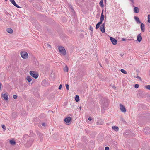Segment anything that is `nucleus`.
Segmentation results:
<instances>
[{
    "label": "nucleus",
    "instance_id": "41",
    "mask_svg": "<svg viewBox=\"0 0 150 150\" xmlns=\"http://www.w3.org/2000/svg\"><path fill=\"white\" fill-rule=\"evenodd\" d=\"M70 8H71V9L72 10V11H74V10L72 9V7L71 6H70Z\"/></svg>",
    "mask_w": 150,
    "mask_h": 150
},
{
    "label": "nucleus",
    "instance_id": "4",
    "mask_svg": "<svg viewBox=\"0 0 150 150\" xmlns=\"http://www.w3.org/2000/svg\"><path fill=\"white\" fill-rule=\"evenodd\" d=\"M105 23H103L100 26V30L103 33L105 32Z\"/></svg>",
    "mask_w": 150,
    "mask_h": 150
},
{
    "label": "nucleus",
    "instance_id": "10",
    "mask_svg": "<svg viewBox=\"0 0 150 150\" xmlns=\"http://www.w3.org/2000/svg\"><path fill=\"white\" fill-rule=\"evenodd\" d=\"M10 1L15 6L18 8H20V7L16 4L14 0H10Z\"/></svg>",
    "mask_w": 150,
    "mask_h": 150
},
{
    "label": "nucleus",
    "instance_id": "38",
    "mask_svg": "<svg viewBox=\"0 0 150 150\" xmlns=\"http://www.w3.org/2000/svg\"><path fill=\"white\" fill-rule=\"evenodd\" d=\"M126 40V39L124 38H122V40L123 41H125Z\"/></svg>",
    "mask_w": 150,
    "mask_h": 150
},
{
    "label": "nucleus",
    "instance_id": "21",
    "mask_svg": "<svg viewBox=\"0 0 150 150\" xmlns=\"http://www.w3.org/2000/svg\"><path fill=\"white\" fill-rule=\"evenodd\" d=\"M10 144L12 145H15L16 144V142L13 140H11L10 141Z\"/></svg>",
    "mask_w": 150,
    "mask_h": 150
},
{
    "label": "nucleus",
    "instance_id": "9",
    "mask_svg": "<svg viewBox=\"0 0 150 150\" xmlns=\"http://www.w3.org/2000/svg\"><path fill=\"white\" fill-rule=\"evenodd\" d=\"M36 132L38 136L40 137V140L42 141L43 139V134L38 131H37Z\"/></svg>",
    "mask_w": 150,
    "mask_h": 150
},
{
    "label": "nucleus",
    "instance_id": "46",
    "mask_svg": "<svg viewBox=\"0 0 150 150\" xmlns=\"http://www.w3.org/2000/svg\"><path fill=\"white\" fill-rule=\"evenodd\" d=\"M80 110H81V107H80Z\"/></svg>",
    "mask_w": 150,
    "mask_h": 150
},
{
    "label": "nucleus",
    "instance_id": "19",
    "mask_svg": "<svg viewBox=\"0 0 150 150\" xmlns=\"http://www.w3.org/2000/svg\"><path fill=\"white\" fill-rule=\"evenodd\" d=\"M26 79L29 82H31L32 80V79L31 77L29 76H28L27 77Z\"/></svg>",
    "mask_w": 150,
    "mask_h": 150
},
{
    "label": "nucleus",
    "instance_id": "8",
    "mask_svg": "<svg viewBox=\"0 0 150 150\" xmlns=\"http://www.w3.org/2000/svg\"><path fill=\"white\" fill-rule=\"evenodd\" d=\"M71 120V117H68L64 119V121L66 123H69Z\"/></svg>",
    "mask_w": 150,
    "mask_h": 150
},
{
    "label": "nucleus",
    "instance_id": "34",
    "mask_svg": "<svg viewBox=\"0 0 150 150\" xmlns=\"http://www.w3.org/2000/svg\"><path fill=\"white\" fill-rule=\"evenodd\" d=\"M62 87V85L60 84L58 88V89L59 90H60Z\"/></svg>",
    "mask_w": 150,
    "mask_h": 150
},
{
    "label": "nucleus",
    "instance_id": "31",
    "mask_svg": "<svg viewBox=\"0 0 150 150\" xmlns=\"http://www.w3.org/2000/svg\"><path fill=\"white\" fill-rule=\"evenodd\" d=\"M134 87L135 88H137L139 87V85L138 84H136L135 85Z\"/></svg>",
    "mask_w": 150,
    "mask_h": 150
},
{
    "label": "nucleus",
    "instance_id": "47",
    "mask_svg": "<svg viewBox=\"0 0 150 150\" xmlns=\"http://www.w3.org/2000/svg\"><path fill=\"white\" fill-rule=\"evenodd\" d=\"M145 129H144V130H143V131H144V132H145Z\"/></svg>",
    "mask_w": 150,
    "mask_h": 150
},
{
    "label": "nucleus",
    "instance_id": "42",
    "mask_svg": "<svg viewBox=\"0 0 150 150\" xmlns=\"http://www.w3.org/2000/svg\"><path fill=\"white\" fill-rule=\"evenodd\" d=\"M1 84L0 83V89H1Z\"/></svg>",
    "mask_w": 150,
    "mask_h": 150
},
{
    "label": "nucleus",
    "instance_id": "3",
    "mask_svg": "<svg viewBox=\"0 0 150 150\" xmlns=\"http://www.w3.org/2000/svg\"><path fill=\"white\" fill-rule=\"evenodd\" d=\"M21 57L24 59H26L28 57V53L25 52H21Z\"/></svg>",
    "mask_w": 150,
    "mask_h": 150
},
{
    "label": "nucleus",
    "instance_id": "12",
    "mask_svg": "<svg viewBox=\"0 0 150 150\" xmlns=\"http://www.w3.org/2000/svg\"><path fill=\"white\" fill-rule=\"evenodd\" d=\"M3 97L4 99L7 101L8 99V97L7 94L6 93H5L3 95Z\"/></svg>",
    "mask_w": 150,
    "mask_h": 150
},
{
    "label": "nucleus",
    "instance_id": "11",
    "mask_svg": "<svg viewBox=\"0 0 150 150\" xmlns=\"http://www.w3.org/2000/svg\"><path fill=\"white\" fill-rule=\"evenodd\" d=\"M141 30L142 32H144L145 30V25L143 23H141Z\"/></svg>",
    "mask_w": 150,
    "mask_h": 150
},
{
    "label": "nucleus",
    "instance_id": "45",
    "mask_svg": "<svg viewBox=\"0 0 150 150\" xmlns=\"http://www.w3.org/2000/svg\"><path fill=\"white\" fill-rule=\"evenodd\" d=\"M48 45V46H50V45H49V44Z\"/></svg>",
    "mask_w": 150,
    "mask_h": 150
},
{
    "label": "nucleus",
    "instance_id": "7",
    "mask_svg": "<svg viewBox=\"0 0 150 150\" xmlns=\"http://www.w3.org/2000/svg\"><path fill=\"white\" fill-rule=\"evenodd\" d=\"M110 39L113 45H115L117 44V41L115 39L113 38L112 37H110Z\"/></svg>",
    "mask_w": 150,
    "mask_h": 150
},
{
    "label": "nucleus",
    "instance_id": "22",
    "mask_svg": "<svg viewBox=\"0 0 150 150\" xmlns=\"http://www.w3.org/2000/svg\"><path fill=\"white\" fill-rule=\"evenodd\" d=\"M75 100L77 102H78L79 100V98L78 96L77 95H76V96L75 98Z\"/></svg>",
    "mask_w": 150,
    "mask_h": 150
},
{
    "label": "nucleus",
    "instance_id": "24",
    "mask_svg": "<svg viewBox=\"0 0 150 150\" xmlns=\"http://www.w3.org/2000/svg\"><path fill=\"white\" fill-rule=\"evenodd\" d=\"M120 71L122 72V73L125 74H127V72L124 69H121L120 70Z\"/></svg>",
    "mask_w": 150,
    "mask_h": 150
},
{
    "label": "nucleus",
    "instance_id": "18",
    "mask_svg": "<svg viewBox=\"0 0 150 150\" xmlns=\"http://www.w3.org/2000/svg\"><path fill=\"white\" fill-rule=\"evenodd\" d=\"M112 129L115 131H118L119 129L118 127L116 126H112Z\"/></svg>",
    "mask_w": 150,
    "mask_h": 150
},
{
    "label": "nucleus",
    "instance_id": "30",
    "mask_svg": "<svg viewBox=\"0 0 150 150\" xmlns=\"http://www.w3.org/2000/svg\"><path fill=\"white\" fill-rule=\"evenodd\" d=\"M13 98L14 99H16L17 98V96L16 95H14L13 96Z\"/></svg>",
    "mask_w": 150,
    "mask_h": 150
},
{
    "label": "nucleus",
    "instance_id": "5",
    "mask_svg": "<svg viewBox=\"0 0 150 150\" xmlns=\"http://www.w3.org/2000/svg\"><path fill=\"white\" fill-rule=\"evenodd\" d=\"M120 109L121 112L125 113L126 112V109L125 107L122 104H120Z\"/></svg>",
    "mask_w": 150,
    "mask_h": 150
},
{
    "label": "nucleus",
    "instance_id": "40",
    "mask_svg": "<svg viewBox=\"0 0 150 150\" xmlns=\"http://www.w3.org/2000/svg\"><path fill=\"white\" fill-rule=\"evenodd\" d=\"M130 1H131L133 4L134 3V0H130Z\"/></svg>",
    "mask_w": 150,
    "mask_h": 150
},
{
    "label": "nucleus",
    "instance_id": "35",
    "mask_svg": "<svg viewBox=\"0 0 150 150\" xmlns=\"http://www.w3.org/2000/svg\"><path fill=\"white\" fill-rule=\"evenodd\" d=\"M136 78H138L140 80H141V78L140 77H139V76H137L136 77Z\"/></svg>",
    "mask_w": 150,
    "mask_h": 150
},
{
    "label": "nucleus",
    "instance_id": "16",
    "mask_svg": "<svg viewBox=\"0 0 150 150\" xmlns=\"http://www.w3.org/2000/svg\"><path fill=\"white\" fill-rule=\"evenodd\" d=\"M137 40L138 41L140 42L142 40V37L140 34L137 36Z\"/></svg>",
    "mask_w": 150,
    "mask_h": 150
},
{
    "label": "nucleus",
    "instance_id": "27",
    "mask_svg": "<svg viewBox=\"0 0 150 150\" xmlns=\"http://www.w3.org/2000/svg\"><path fill=\"white\" fill-rule=\"evenodd\" d=\"M146 88L150 90V85H147L145 86Z\"/></svg>",
    "mask_w": 150,
    "mask_h": 150
},
{
    "label": "nucleus",
    "instance_id": "23",
    "mask_svg": "<svg viewBox=\"0 0 150 150\" xmlns=\"http://www.w3.org/2000/svg\"><path fill=\"white\" fill-rule=\"evenodd\" d=\"M64 71L67 72L68 71V67L67 65H66L65 67L64 68Z\"/></svg>",
    "mask_w": 150,
    "mask_h": 150
},
{
    "label": "nucleus",
    "instance_id": "44",
    "mask_svg": "<svg viewBox=\"0 0 150 150\" xmlns=\"http://www.w3.org/2000/svg\"><path fill=\"white\" fill-rule=\"evenodd\" d=\"M97 123L99 124H100V125H102V123H99L98 122V121L97 122Z\"/></svg>",
    "mask_w": 150,
    "mask_h": 150
},
{
    "label": "nucleus",
    "instance_id": "13",
    "mask_svg": "<svg viewBox=\"0 0 150 150\" xmlns=\"http://www.w3.org/2000/svg\"><path fill=\"white\" fill-rule=\"evenodd\" d=\"M134 18L138 24L141 23V22L139 20V18L137 16H134Z\"/></svg>",
    "mask_w": 150,
    "mask_h": 150
},
{
    "label": "nucleus",
    "instance_id": "48",
    "mask_svg": "<svg viewBox=\"0 0 150 150\" xmlns=\"http://www.w3.org/2000/svg\"><path fill=\"white\" fill-rule=\"evenodd\" d=\"M108 60L107 59H106V60Z\"/></svg>",
    "mask_w": 150,
    "mask_h": 150
},
{
    "label": "nucleus",
    "instance_id": "29",
    "mask_svg": "<svg viewBox=\"0 0 150 150\" xmlns=\"http://www.w3.org/2000/svg\"><path fill=\"white\" fill-rule=\"evenodd\" d=\"M66 87L67 90H69V86L68 84H67L66 85Z\"/></svg>",
    "mask_w": 150,
    "mask_h": 150
},
{
    "label": "nucleus",
    "instance_id": "32",
    "mask_svg": "<svg viewBox=\"0 0 150 150\" xmlns=\"http://www.w3.org/2000/svg\"><path fill=\"white\" fill-rule=\"evenodd\" d=\"M2 128L4 130L6 129V128H5V126L4 125H1Z\"/></svg>",
    "mask_w": 150,
    "mask_h": 150
},
{
    "label": "nucleus",
    "instance_id": "14",
    "mask_svg": "<svg viewBox=\"0 0 150 150\" xmlns=\"http://www.w3.org/2000/svg\"><path fill=\"white\" fill-rule=\"evenodd\" d=\"M139 10L137 7H135L134 8V12L136 13H138L139 12Z\"/></svg>",
    "mask_w": 150,
    "mask_h": 150
},
{
    "label": "nucleus",
    "instance_id": "6",
    "mask_svg": "<svg viewBox=\"0 0 150 150\" xmlns=\"http://www.w3.org/2000/svg\"><path fill=\"white\" fill-rule=\"evenodd\" d=\"M108 99L107 98H103V99L100 101V103L102 105H104L105 104H106V103H107L108 102Z\"/></svg>",
    "mask_w": 150,
    "mask_h": 150
},
{
    "label": "nucleus",
    "instance_id": "49",
    "mask_svg": "<svg viewBox=\"0 0 150 150\" xmlns=\"http://www.w3.org/2000/svg\"><path fill=\"white\" fill-rule=\"evenodd\" d=\"M5 1H7V0H5Z\"/></svg>",
    "mask_w": 150,
    "mask_h": 150
},
{
    "label": "nucleus",
    "instance_id": "2",
    "mask_svg": "<svg viewBox=\"0 0 150 150\" xmlns=\"http://www.w3.org/2000/svg\"><path fill=\"white\" fill-rule=\"evenodd\" d=\"M30 75L35 79H37L38 76V75L37 72L35 71H30Z\"/></svg>",
    "mask_w": 150,
    "mask_h": 150
},
{
    "label": "nucleus",
    "instance_id": "17",
    "mask_svg": "<svg viewBox=\"0 0 150 150\" xmlns=\"http://www.w3.org/2000/svg\"><path fill=\"white\" fill-rule=\"evenodd\" d=\"M105 16L103 14V12H102L100 18V21H103L104 18Z\"/></svg>",
    "mask_w": 150,
    "mask_h": 150
},
{
    "label": "nucleus",
    "instance_id": "37",
    "mask_svg": "<svg viewBox=\"0 0 150 150\" xmlns=\"http://www.w3.org/2000/svg\"><path fill=\"white\" fill-rule=\"evenodd\" d=\"M42 125L43 126H46V124L45 123H42Z\"/></svg>",
    "mask_w": 150,
    "mask_h": 150
},
{
    "label": "nucleus",
    "instance_id": "28",
    "mask_svg": "<svg viewBox=\"0 0 150 150\" xmlns=\"http://www.w3.org/2000/svg\"><path fill=\"white\" fill-rule=\"evenodd\" d=\"M100 25H99V24H98V23H97L96 25V29H97L99 27H100Z\"/></svg>",
    "mask_w": 150,
    "mask_h": 150
},
{
    "label": "nucleus",
    "instance_id": "43",
    "mask_svg": "<svg viewBox=\"0 0 150 150\" xmlns=\"http://www.w3.org/2000/svg\"><path fill=\"white\" fill-rule=\"evenodd\" d=\"M112 87H113L114 88V89H115V88H116V87H115V86H112Z\"/></svg>",
    "mask_w": 150,
    "mask_h": 150
},
{
    "label": "nucleus",
    "instance_id": "1",
    "mask_svg": "<svg viewBox=\"0 0 150 150\" xmlns=\"http://www.w3.org/2000/svg\"><path fill=\"white\" fill-rule=\"evenodd\" d=\"M58 47L59 52L62 55H65L66 54V51L65 48L62 46H59Z\"/></svg>",
    "mask_w": 150,
    "mask_h": 150
},
{
    "label": "nucleus",
    "instance_id": "25",
    "mask_svg": "<svg viewBox=\"0 0 150 150\" xmlns=\"http://www.w3.org/2000/svg\"><path fill=\"white\" fill-rule=\"evenodd\" d=\"M89 29V30L91 31V34H92L93 33L92 32H93V27L91 26H90Z\"/></svg>",
    "mask_w": 150,
    "mask_h": 150
},
{
    "label": "nucleus",
    "instance_id": "39",
    "mask_svg": "<svg viewBox=\"0 0 150 150\" xmlns=\"http://www.w3.org/2000/svg\"><path fill=\"white\" fill-rule=\"evenodd\" d=\"M88 120L89 121H91L92 120V118L91 117H89L88 118Z\"/></svg>",
    "mask_w": 150,
    "mask_h": 150
},
{
    "label": "nucleus",
    "instance_id": "15",
    "mask_svg": "<svg viewBox=\"0 0 150 150\" xmlns=\"http://www.w3.org/2000/svg\"><path fill=\"white\" fill-rule=\"evenodd\" d=\"M6 31L8 33L10 34L12 33L13 32V30L10 28H8L7 29Z\"/></svg>",
    "mask_w": 150,
    "mask_h": 150
},
{
    "label": "nucleus",
    "instance_id": "50",
    "mask_svg": "<svg viewBox=\"0 0 150 150\" xmlns=\"http://www.w3.org/2000/svg\"><path fill=\"white\" fill-rule=\"evenodd\" d=\"M105 0V1H106V0Z\"/></svg>",
    "mask_w": 150,
    "mask_h": 150
},
{
    "label": "nucleus",
    "instance_id": "20",
    "mask_svg": "<svg viewBox=\"0 0 150 150\" xmlns=\"http://www.w3.org/2000/svg\"><path fill=\"white\" fill-rule=\"evenodd\" d=\"M103 2V0H101L99 2V4L100 6L102 7H103L104 6Z\"/></svg>",
    "mask_w": 150,
    "mask_h": 150
},
{
    "label": "nucleus",
    "instance_id": "36",
    "mask_svg": "<svg viewBox=\"0 0 150 150\" xmlns=\"http://www.w3.org/2000/svg\"><path fill=\"white\" fill-rule=\"evenodd\" d=\"M109 148L108 147H106L105 148V150H109Z\"/></svg>",
    "mask_w": 150,
    "mask_h": 150
},
{
    "label": "nucleus",
    "instance_id": "26",
    "mask_svg": "<svg viewBox=\"0 0 150 150\" xmlns=\"http://www.w3.org/2000/svg\"><path fill=\"white\" fill-rule=\"evenodd\" d=\"M148 22L149 23H150V15L149 14L148 15Z\"/></svg>",
    "mask_w": 150,
    "mask_h": 150
},
{
    "label": "nucleus",
    "instance_id": "33",
    "mask_svg": "<svg viewBox=\"0 0 150 150\" xmlns=\"http://www.w3.org/2000/svg\"><path fill=\"white\" fill-rule=\"evenodd\" d=\"M103 21H100L98 23L100 25L102 23Z\"/></svg>",
    "mask_w": 150,
    "mask_h": 150
}]
</instances>
